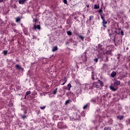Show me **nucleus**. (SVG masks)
Returning a JSON list of instances; mask_svg holds the SVG:
<instances>
[{"mask_svg": "<svg viewBox=\"0 0 130 130\" xmlns=\"http://www.w3.org/2000/svg\"><path fill=\"white\" fill-rule=\"evenodd\" d=\"M58 127L61 129H63V128H67V126L63 123V122H59L58 123Z\"/></svg>", "mask_w": 130, "mask_h": 130, "instance_id": "nucleus-1", "label": "nucleus"}, {"mask_svg": "<svg viewBox=\"0 0 130 130\" xmlns=\"http://www.w3.org/2000/svg\"><path fill=\"white\" fill-rule=\"evenodd\" d=\"M62 82H64L63 83H61V85L62 86H63V85H64L66 84V83H67V82H68V79H67V77H64V80L61 79V80H60V83H61Z\"/></svg>", "mask_w": 130, "mask_h": 130, "instance_id": "nucleus-2", "label": "nucleus"}, {"mask_svg": "<svg viewBox=\"0 0 130 130\" xmlns=\"http://www.w3.org/2000/svg\"><path fill=\"white\" fill-rule=\"evenodd\" d=\"M34 30H36V29H38V30H40L41 29V27H40V25H35L33 27Z\"/></svg>", "mask_w": 130, "mask_h": 130, "instance_id": "nucleus-3", "label": "nucleus"}, {"mask_svg": "<svg viewBox=\"0 0 130 130\" xmlns=\"http://www.w3.org/2000/svg\"><path fill=\"white\" fill-rule=\"evenodd\" d=\"M57 50H58V48H57V46H55L52 47V52H55V51H57Z\"/></svg>", "mask_w": 130, "mask_h": 130, "instance_id": "nucleus-4", "label": "nucleus"}, {"mask_svg": "<svg viewBox=\"0 0 130 130\" xmlns=\"http://www.w3.org/2000/svg\"><path fill=\"white\" fill-rule=\"evenodd\" d=\"M94 74H95V72H94V70H92L91 72V79L92 81H95V75Z\"/></svg>", "mask_w": 130, "mask_h": 130, "instance_id": "nucleus-5", "label": "nucleus"}, {"mask_svg": "<svg viewBox=\"0 0 130 130\" xmlns=\"http://www.w3.org/2000/svg\"><path fill=\"white\" fill-rule=\"evenodd\" d=\"M113 85L114 86H119V85H120V82L118 80H117L116 81H114L113 83Z\"/></svg>", "mask_w": 130, "mask_h": 130, "instance_id": "nucleus-6", "label": "nucleus"}, {"mask_svg": "<svg viewBox=\"0 0 130 130\" xmlns=\"http://www.w3.org/2000/svg\"><path fill=\"white\" fill-rule=\"evenodd\" d=\"M108 123L109 125H112L113 124V120L111 118L109 119L108 121Z\"/></svg>", "mask_w": 130, "mask_h": 130, "instance_id": "nucleus-7", "label": "nucleus"}, {"mask_svg": "<svg viewBox=\"0 0 130 130\" xmlns=\"http://www.w3.org/2000/svg\"><path fill=\"white\" fill-rule=\"evenodd\" d=\"M82 60H83V62L87 61V57L86 56V55H83L82 56Z\"/></svg>", "mask_w": 130, "mask_h": 130, "instance_id": "nucleus-8", "label": "nucleus"}, {"mask_svg": "<svg viewBox=\"0 0 130 130\" xmlns=\"http://www.w3.org/2000/svg\"><path fill=\"white\" fill-rule=\"evenodd\" d=\"M26 0H19L18 3L20 5H24L26 3Z\"/></svg>", "mask_w": 130, "mask_h": 130, "instance_id": "nucleus-9", "label": "nucleus"}, {"mask_svg": "<svg viewBox=\"0 0 130 130\" xmlns=\"http://www.w3.org/2000/svg\"><path fill=\"white\" fill-rule=\"evenodd\" d=\"M98 49H99V50H100L101 51H103L104 48L100 44L98 45Z\"/></svg>", "mask_w": 130, "mask_h": 130, "instance_id": "nucleus-10", "label": "nucleus"}, {"mask_svg": "<svg viewBox=\"0 0 130 130\" xmlns=\"http://www.w3.org/2000/svg\"><path fill=\"white\" fill-rule=\"evenodd\" d=\"M21 66H20V64H16L15 66V68L16 70H18L19 71L21 70Z\"/></svg>", "mask_w": 130, "mask_h": 130, "instance_id": "nucleus-11", "label": "nucleus"}, {"mask_svg": "<svg viewBox=\"0 0 130 130\" xmlns=\"http://www.w3.org/2000/svg\"><path fill=\"white\" fill-rule=\"evenodd\" d=\"M115 76H116V72L115 71H113L111 73V77H112V78H114Z\"/></svg>", "mask_w": 130, "mask_h": 130, "instance_id": "nucleus-12", "label": "nucleus"}, {"mask_svg": "<svg viewBox=\"0 0 130 130\" xmlns=\"http://www.w3.org/2000/svg\"><path fill=\"white\" fill-rule=\"evenodd\" d=\"M102 24H103V27H104V28H106V24H107V21H105V20H103V22H102Z\"/></svg>", "mask_w": 130, "mask_h": 130, "instance_id": "nucleus-13", "label": "nucleus"}, {"mask_svg": "<svg viewBox=\"0 0 130 130\" xmlns=\"http://www.w3.org/2000/svg\"><path fill=\"white\" fill-rule=\"evenodd\" d=\"M120 30H121V29L118 28L117 30L114 31V33H116L118 35H119V34H120Z\"/></svg>", "mask_w": 130, "mask_h": 130, "instance_id": "nucleus-14", "label": "nucleus"}, {"mask_svg": "<svg viewBox=\"0 0 130 130\" xmlns=\"http://www.w3.org/2000/svg\"><path fill=\"white\" fill-rule=\"evenodd\" d=\"M110 90H111L112 91H113L114 92H115V91L117 90V88H114V87H113L112 86H111L110 87Z\"/></svg>", "mask_w": 130, "mask_h": 130, "instance_id": "nucleus-15", "label": "nucleus"}, {"mask_svg": "<svg viewBox=\"0 0 130 130\" xmlns=\"http://www.w3.org/2000/svg\"><path fill=\"white\" fill-rule=\"evenodd\" d=\"M23 31L25 35H28L29 33L28 32V30L26 28H23Z\"/></svg>", "mask_w": 130, "mask_h": 130, "instance_id": "nucleus-16", "label": "nucleus"}, {"mask_svg": "<svg viewBox=\"0 0 130 130\" xmlns=\"http://www.w3.org/2000/svg\"><path fill=\"white\" fill-rule=\"evenodd\" d=\"M98 81V83H99L100 86H101L102 87H103V86H104V84H103V82H102V81L99 79Z\"/></svg>", "mask_w": 130, "mask_h": 130, "instance_id": "nucleus-17", "label": "nucleus"}, {"mask_svg": "<svg viewBox=\"0 0 130 130\" xmlns=\"http://www.w3.org/2000/svg\"><path fill=\"white\" fill-rule=\"evenodd\" d=\"M89 106H90V104H86V105H85L83 106V109H87V108L89 107Z\"/></svg>", "mask_w": 130, "mask_h": 130, "instance_id": "nucleus-18", "label": "nucleus"}, {"mask_svg": "<svg viewBox=\"0 0 130 130\" xmlns=\"http://www.w3.org/2000/svg\"><path fill=\"white\" fill-rule=\"evenodd\" d=\"M117 118H118V119H119L120 120H122V119H123V116L122 115L118 116L117 117Z\"/></svg>", "mask_w": 130, "mask_h": 130, "instance_id": "nucleus-19", "label": "nucleus"}, {"mask_svg": "<svg viewBox=\"0 0 130 130\" xmlns=\"http://www.w3.org/2000/svg\"><path fill=\"white\" fill-rule=\"evenodd\" d=\"M93 86L94 88H100L99 85L96 84V82L93 83Z\"/></svg>", "mask_w": 130, "mask_h": 130, "instance_id": "nucleus-20", "label": "nucleus"}, {"mask_svg": "<svg viewBox=\"0 0 130 130\" xmlns=\"http://www.w3.org/2000/svg\"><path fill=\"white\" fill-rule=\"evenodd\" d=\"M2 54H4L5 56L7 55L8 54V50H4L2 52Z\"/></svg>", "mask_w": 130, "mask_h": 130, "instance_id": "nucleus-21", "label": "nucleus"}, {"mask_svg": "<svg viewBox=\"0 0 130 130\" xmlns=\"http://www.w3.org/2000/svg\"><path fill=\"white\" fill-rule=\"evenodd\" d=\"M21 21V17H18L16 18L15 21L18 23V22H20Z\"/></svg>", "mask_w": 130, "mask_h": 130, "instance_id": "nucleus-22", "label": "nucleus"}, {"mask_svg": "<svg viewBox=\"0 0 130 130\" xmlns=\"http://www.w3.org/2000/svg\"><path fill=\"white\" fill-rule=\"evenodd\" d=\"M56 92H57V88H56L52 92V94L53 95H55L56 94Z\"/></svg>", "mask_w": 130, "mask_h": 130, "instance_id": "nucleus-23", "label": "nucleus"}, {"mask_svg": "<svg viewBox=\"0 0 130 130\" xmlns=\"http://www.w3.org/2000/svg\"><path fill=\"white\" fill-rule=\"evenodd\" d=\"M98 13L99 14H100V16L101 15V14L102 15V13H103V10L102 9V8H101V9H100L99 11H98Z\"/></svg>", "mask_w": 130, "mask_h": 130, "instance_id": "nucleus-24", "label": "nucleus"}, {"mask_svg": "<svg viewBox=\"0 0 130 130\" xmlns=\"http://www.w3.org/2000/svg\"><path fill=\"white\" fill-rule=\"evenodd\" d=\"M104 130H111V127L109 126H107L104 127Z\"/></svg>", "mask_w": 130, "mask_h": 130, "instance_id": "nucleus-25", "label": "nucleus"}, {"mask_svg": "<svg viewBox=\"0 0 130 130\" xmlns=\"http://www.w3.org/2000/svg\"><path fill=\"white\" fill-rule=\"evenodd\" d=\"M78 37L82 40V41H84V37L82 36L81 35H79Z\"/></svg>", "mask_w": 130, "mask_h": 130, "instance_id": "nucleus-26", "label": "nucleus"}, {"mask_svg": "<svg viewBox=\"0 0 130 130\" xmlns=\"http://www.w3.org/2000/svg\"><path fill=\"white\" fill-rule=\"evenodd\" d=\"M70 102H71V101H70V100H68L66 101L64 105H68V104H69V103H70Z\"/></svg>", "mask_w": 130, "mask_h": 130, "instance_id": "nucleus-27", "label": "nucleus"}, {"mask_svg": "<svg viewBox=\"0 0 130 130\" xmlns=\"http://www.w3.org/2000/svg\"><path fill=\"white\" fill-rule=\"evenodd\" d=\"M106 54H109V55H110L111 54V51L110 50V51H107L106 52H105Z\"/></svg>", "mask_w": 130, "mask_h": 130, "instance_id": "nucleus-28", "label": "nucleus"}, {"mask_svg": "<svg viewBox=\"0 0 130 130\" xmlns=\"http://www.w3.org/2000/svg\"><path fill=\"white\" fill-rule=\"evenodd\" d=\"M99 8H100L99 5H94V9L95 10H96V9H99Z\"/></svg>", "mask_w": 130, "mask_h": 130, "instance_id": "nucleus-29", "label": "nucleus"}, {"mask_svg": "<svg viewBox=\"0 0 130 130\" xmlns=\"http://www.w3.org/2000/svg\"><path fill=\"white\" fill-rule=\"evenodd\" d=\"M67 35H69V36H72V32L70 30L67 31Z\"/></svg>", "mask_w": 130, "mask_h": 130, "instance_id": "nucleus-30", "label": "nucleus"}, {"mask_svg": "<svg viewBox=\"0 0 130 130\" xmlns=\"http://www.w3.org/2000/svg\"><path fill=\"white\" fill-rule=\"evenodd\" d=\"M101 19L103 21H104L105 20V18L104 17V16H103L102 14H101Z\"/></svg>", "mask_w": 130, "mask_h": 130, "instance_id": "nucleus-31", "label": "nucleus"}, {"mask_svg": "<svg viewBox=\"0 0 130 130\" xmlns=\"http://www.w3.org/2000/svg\"><path fill=\"white\" fill-rule=\"evenodd\" d=\"M33 22H34L35 23H36V22H38V19L33 18Z\"/></svg>", "mask_w": 130, "mask_h": 130, "instance_id": "nucleus-32", "label": "nucleus"}, {"mask_svg": "<svg viewBox=\"0 0 130 130\" xmlns=\"http://www.w3.org/2000/svg\"><path fill=\"white\" fill-rule=\"evenodd\" d=\"M30 94H31V91H28L26 92V96H27V95H30Z\"/></svg>", "mask_w": 130, "mask_h": 130, "instance_id": "nucleus-33", "label": "nucleus"}, {"mask_svg": "<svg viewBox=\"0 0 130 130\" xmlns=\"http://www.w3.org/2000/svg\"><path fill=\"white\" fill-rule=\"evenodd\" d=\"M26 117L27 116L25 115H22V118H23V119H25Z\"/></svg>", "mask_w": 130, "mask_h": 130, "instance_id": "nucleus-34", "label": "nucleus"}, {"mask_svg": "<svg viewBox=\"0 0 130 130\" xmlns=\"http://www.w3.org/2000/svg\"><path fill=\"white\" fill-rule=\"evenodd\" d=\"M46 107V106H44V107H41L40 109H42V110H43L44 109H45V108Z\"/></svg>", "mask_w": 130, "mask_h": 130, "instance_id": "nucleus-35", "label": "nucleus"}, {"mask_svg": "<svg viewBox=\"0 0 130 130\" xmlns=\"http://www.w3.org/2000/svg\"><path fill=\"white\" fill-rule=\"evenodd\" d=\"M93 18H94V16H90L89 17V20H90V21H91V20H92V19H93Z\"/></svg>", "mask_w": 130, "mask_h": 130, "instance_id": "nucleus-36", "label": "nucleus"}, {"mask_svg": "<svg viewBox=\"0 0 130 130\" xmlns=\"http://www.w3.org/2000/svg\"><path fill=\"white\" fill-rule=\"evenodd\" d=\"M63 3L64 4H65V5H68V1L67 0H63Z\"/></svg>", "mask_w": 130, "mask_h": 130, "instance_id": "nucleus-37", "label": "nucleus"}, {"mask_svg": "<svg viewBox=\"0 0 130 130\" xmlns=\"http://www.w3.org/2000/svg\"><path fill=\"white\" fill-rule=\"evenodd\" d=\"M94 61H95V62H98V58H94Z\"/></svg>", "mask_w": 130, "mask_h": 130, "instance_id": "nucleus-38", "label": "nucleus"}, {"mask_svg": "<svg viewBox=\"0 0 130 130\" xmlns=\"http://www.w3.org/2000/svg\"><path fill=\"white\" fill-rule=\"evenodd\" d=\"M68 88H72V85H71V83H69L68 84Z\"/></svg>", "mask_w": 130, "mask_h": 130, "instance_id": "nucleus-39", "label": "nucleus"}, {"mask_svg": "<svg viewBox=\"0 0 130 130\" xmlns=\"http://www.w3.org/2000/svg\"><path fill=\"white\" fill-rule=\"evenodd\" d=\"M120 31H121V35H122V36L124 35V34H123V31H122V30L121 29V30H120Z\"/></svg>", "mask_w": 130, "mask_h": 130, "instance_id": "nucleus-40", "label": "nucleus"}, {"mask_svg": "<svg viewBox=\"0 0 130 130\" xmlns=\"http://www.w3.org/2000/svg\"><path fill=\"white\" fill-rule=\"evenodd\" d=\"M69 43H70V42L67 41V42H66L65 44H66V45H69Z\"/></svg>", "mask_w": 130, "mask_h": 130, "instance_id": "nucleus-41", "label": "nucleus"}, {"mask_svg": "<svg viewBox=\"0 0 130 130\" xmlns=\"http://www.w3.org/2000/svg\"><path fill=\"white\" fill-rule=\"evenodd\" d=\"M13 31H14V32H15L16 33L18 32V30H17L16 29H14Z\"/></svg>", "mask_w": 130, "mask_h": 130, "instance_id": "nucleus-42", "label": "nucleus"}, {"mask_svg": "<svg viewBox=\"0 0 130 130\" xmlns=\"http://www.w3.org/2000/svg\"><path fill=\"white\" fill-rule=\"evenodd\" d=\"M20 70H21V71H24V68H22V67H21Z\"/></svg>", "mask_w": 130, "mask_h": 130, "instance_id": "nucleus-43", "label": "nucleus"}, {"mask_svg": "<svg viewBox=\"0 0 130 130\" xmlns=\"http://www.w3.org/2000/svg\"><path fill=\"white\" fill-rule=\"evenodd\" d=\"M86 7H87V8H90V6L89 5H86Z\"/></svg>", "mask_w": 130, "mask_h": 130, "instance_id": "nucleus-44", "label": "nucleus"}, {"mask_svg": "<svg viewBox=\"0 0 130 130\" xmlns=\"http://www.w3.org/2000/svg\"><path fill=\"white\" fill-rule=\"evenodd\" d=\"M3 2H4V0H0V3H3Z\"/></svg>", "mask_w": 130, "mask_h": 130, "instance_id": "nucleus-45", "label": "nucleus"}, {"mask_svg": "<svg viewBox=\"0 0 130 130\" xmlns=\"http://www.w3.org/2000/svg\"><path fill=\"white\" fill-rule=\"evenodd\" d=\"M89 68H90L91 70H93V67L92 66H91Z\"/></svg>", "mask_w": 130, "mask_h": 130, "instance_id": "nucleus-46", "label": "nucleus"}, {"mask_svg": "<svg viewBox=\"0 0 130 130\" xmlns=\"http://www.w3.org/2000/svg\"><path fill=\"white\" fill-rule=\"evenodd\" d=\"M113 40L114 42L115 41V37H114V38Z\"/></svg>", "mask_w": 130, "mask_h": 130, "instance_id": "nucleus-47", "label": "nucleus"}, {"mask_svg": "<svg viewBox=\"0 0 130 130\" xmlns=\"http://www.w3.org/2000/svg\"><path fill=\"white\" fill-rule=\"evenodd\" d=\"M70 90H71V88L69 87L68 91H70Z\"/></svg>", "mask_w": 130, "mask_h": 130, "instance_id": "nucleus-48", "label": "nucleus"}, {"mask_svg": "<svg viewBox=\"0 0 130 130\" xmlns=\"http://www.w3.org/2000/svg\"><path fill=\"white\" fill-rule=\"evenodd\" d=\"M96 100H99V97L96 98Z\"/></svg>", "mask_w": 130, "mask_h": 130, "instance_id": "nucleus-49", "label": "nucleus"}, {"mask_svg": "<svg viewBox=\"0 0 130 130\" xmlns=\"http://www.w3.org/2000/svg\"><path fill=\"white\" fill-rule=\"evenodd\" d=\"M91 101H93V102H96V101L95 100H91Z\"/></svg>", "mask_w": 130, "mask_h": 130, "instance_id": "nucleus-50", "label": "nucleus"}, {"mask_svg": "<svg viewBox=\"0 0 130 130\" xmlns=\"http://www.w3.org/2000/svg\"><path fill=\"white\" fill-rule=\"evenodd\" d=\"M103 97H104V98H105V97H106V96H105V95H103Z\"/></svg>", "mask_w": 130, "mask_h": 130, "instance_id": "nucleus-51", "label": "nucleus"}, {"mask_svg": "<svg viewBox=\"0 0 130 130\" xmlns=\"http://www.w3.org/2000/svg\"><path fill=\"white\" fill-rule=\"evenodd\" d=\"M26 97H27V95H26V94H25V96L24 97V99H26Z\"/></svg>", "mask_w": 130, "mask_h": 130, "instance_id": "nucleus-52", "label": "nucleus"}, {"mask_svg": "<svg viewBox=\"0 0 130 130\" xmlns=\"http://www.w3.org/2000/svg\"><path fill=\"white\" fill-rule=\"evenodd\" d=\"M15 6V7H16V5H14Z\"/></svg>", "mask_w": 130, "mask_h": 130, "instance_id": "nucleus-53", "label": "nucleus"}]
</instances>
